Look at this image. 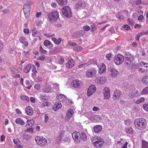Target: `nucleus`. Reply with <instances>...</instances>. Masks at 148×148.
Instances as JSON below:
<instances>
[{
	"label": "nucleus",
	"instance_id": "f257e3e1",
	"mask_svg": "<svg viewBox=\"0 0 148 148\" xmlns=\"http://www.w3.org/2000/svg\"><path fill=\"white\" fill-rule=\"evenodd\" d=\"M134 125L137 129L142 130L147 125V121L144 118H140L136 119L134 122Z\"/></svg>",
	"mask_w": 148,
	"mask_h": 148
},
{
	"label": "nucleus",
	"instance_id": "f03ea898",
	"mask_svg": "<svg viewBox=\"0 0 148 148\" xmlns=\"http://www.w3.org/2000/svg\"><path fill=\"white\" fill-rule=\"evenodd\" d=\"M47 16L48 21L50 23H53L57 21L59 17V14L57 11H53L49 13Z\"/></svg>",
	"mask_w": 148,
	"mask_h": 148
},
{
	"label": "nucleus",
	"instance_id": "7ed1b4c3",
	"mask_svg": "<svg viewBox=\"0 0 148 148\" xmlns=\"http://www.w3.org/2000/svg\"><path fill=\"white\" fill-rule=\"evenodd\" d=\"M31 1H28L25 3L24 5L23 10L26 18L29 17L31 10L30 5L32 4Z\"/></svg>",
	"mask_w": 148,
	"mask_h": 148
},
{
	"label": "nucleus",
	"instance_id": "20e7f679",
	"mask_svg": "<svg viewBox=\"0 0 148 148\" xmlns=\"http://www.w3.org/2000/svg\"><path fill=\"white\" fill-rule=\"evenodd\" d=\"M138 69L141 73H145L148 70V63L144 61L140 62L139 64Z\"/></svg>",
	"mask_w": 148,
	"mask_h": 148
},
{
	"label": "nucleus",
	"instance_id": "39448f33",
	"mask_svg": "<svg viewBox=\"0 0 148 148\" xmlns=\"http://www.w3.org/2000/svg\"><path fill=\"white\" fill-rule=\"evenodd\" d=\"M36 143L38 145L42 146L46 145L47 141L45 138L40 136H37L35 138Z\"/></svg>",
	"mask_w": 148,
	"mask_h": 148
},
{
	"label": "nucleus",
	"instance_id": "423d86ee",
	"mask_svg": "<svg viewBox=\"0 0 148 148\" xmlns=\"http://www.w3.org/2000/svg\"><path fill=\"white\" fill-rule=\"evenodd\" d=\"M87 5L86 1L84 0L78 1L75 5V9L77 10L84 8Z\"/></svg>",
	"mask_w": 148,
	"mask_h": 148
},
{
	"label": "nucleus",
	"instance_id": "0eeeda50",
	"mask_svg": "<svg viewBox=\"0 0 148 148\" xmlns=\"http://www.w3.org/2000/svg\"><path fill=\"white\" fill-rule=\"evenodd\" d=\"M62 13L67 18H70L72 16V13L70 8L69 7H64L62 9Z\"/></svg>",
	"mask_w": 148,
	"mask_h": 148
},
{
	"label": "nucleus",
	"instance_id": "6e6552de",
	"mask_svg": "<svg viewBox=\"0 0 148 148\" xmlns=\"http://www.w3.org/2000/svg\"><path fill=\"white\" fill-rule=\"evenodd\" d=\"M124 60L123 55L121 54L116 55L114 59V62L116 65H119L122 64Z\"/></svg>",
	"mask_w": 148,
	"mask_h": 148
},
{
	"label": "nucleus",
	"instance_id": "1a4fd4ad",
	"mask_svg": "<svg viewBox=\"0 0 148 148\" xmlns=\"http://www.w3.org/2000/svg\"><path fill=\"white\" fill-rule=\"evenodd\" d=\"M88 114L89 115L86 116L88 118L93 122H96L100 120V117L98 115H92V113L89 112Z\"/></svg>",
	"mask_w": 148,
	"mask_h": 148
},
{
	"label": "nucleus",
	"instance_id": "9d476101",
	"mask_svg": "<svg viewBox=\"0 0 148 148\" xmlns=\"http://www.w3.org/2000/svg\"><path fill=\"white\" fill-rule=\"evenodd\" d=\"M97 73V71L95 69H90L86 72L85 75L88 77L92 78L96 75Z\"/></svg>",
	"mask_w": 148,
	"mask_h": 148
},
{
	"label": "nucleus",
	"instance_id": "9b49d317",
	"mask_svg": "<svg viewBox=\"0 0 148 148\" xmlns=\"http://www.w3.org/2000/svg\"><path fill=\"white\" fill-rule=\"evenodd\" d=\"M72 137L75 142L77 143H79L80 134L78 132H73L72 135Z\"/></svg>",
	"mask_w": 148,
	"mask_h": 148
},
{
	"label": "nucleus",
	"instance_id": "f8f14e48",
	"mask_svg": "<svg viewBox=\"0 0 148 148\" xmlns=\"http://www.w3.org/2000/svg\"><path fill=\"white\" fill-rule=\"evenodd\" d=\"M82 82L79 80H74L71 83L72 86L75 88H80L82 86Z\"/></svg>",
	"mask_w": 148,
	"mask_h": 148
},
{
	"label": "nucleus",
	"instance_id": "ddd939ff",
	"mask_svg": "<svg viewBox=\"0 0 148 148\" xmlns=\"http://www.w3.org/2000/svg\"><path fill=\"white\" fill-rule=\"evenodd\" d=\"M126 59L125 60L126 64H130L134 59V56L130 53H127L125 56Z\"/></svg>",
	"mask_w": 148,
	"mask_h": 148
},
{
	"label": "nucleus",
	"instance_id": "4468645a",
	"mask_svg": "<svg viewBox=\"0 0 148 148\" xmlns=\"http://www.w3.org/2000/svg\"><path fill=\"white\" fill-rule=\"evenodd\" d=\"M104 98L105 99H108L110 96V90L107 87H105L103 89Z\"/></svg>",
	"mask_w": 148,
	"mask_h": 148
},
{
	"label": "nucleus",
	"instance_id": "2eb2a0df",
	"mask_svg": "<svg viewBox=\"0 0 148 148\" xmlns=\"http://www.w3.org/2000/svg\"><path fill=\"white\" fill-rule=\"evenodd\" d=\"M106 81V77L104 76L98 77L96 78L95 82L98 84H103Z\"/></svg>",
	"mask_w": 148,
	"mask_h": 148
},
{
	"label": "nucleus",
	"instance_id": "dca6fc26",
	"mask_svg": "<svg viewBox=\"0 0 148 148\" xmlns=\"http://www.w3.org/2000/svg\"><path fill=\"white\" fill-rule=\"evenodd\" d=\"M119 73V71L115 68H111L110 69L109 74L112 78H115L117 77Z\"/></svg>",
	"mask_w": 148,
	"mask_h": 148
},
{
	"label": "nucleus",
	"instance_id": "f3484780",
	"mask_svg": "<svg viewBox=\"0 0 148 148\" xmlns=\"http://www.w3.org/2000/svg\"><path fill=\"white\" fill-rule=\"evenodd\" d=\"M74 113L73 110L70 109L67 112L66 116L65 118V121L66 122H68L70 120L72 116Z\"/></svg>",
	"mask_w": 148,
	"mask_h": 148
},
{
	"label": "nucleus",
	"instance_id": "a211bd4d",
	"mask_svg": "<svg viewBox=\"0 0 148 148\" xmlns=\"http://www.w3.org/2000/svg\"><path fill=\"white\" fill-rule=\"evenodd\" d=\"M96 87L95 85H91L89 87L88 89L87 95L90 96L92 95L96 90Z\"/></svg>",
	"mask_w": 148,
	"mask_h": 148
},
{
	"label": "nucleus",
	"instance_id": "6ab92c4d",
	"mask_svg": "<svg viewBox=\"0 0 148 148\" xmlns=\"http://www.w3.org/2000/svg\"><path fill=\"white\" fill-rule=\"evenodd\" d=\"M75 64V62L74 60L71 59L69 60L66 64V67L68 69H70L74 66Z\"/></svg>",
	"mask_w": 148,
	"mask_h": 148
},
{
	"label": "nucleus",
	"instance_id": "aec40b11",
	"mask_svg": "<svg viewBox=\"0 0 148 148\" xmlns=\"http://www.w3.org/2000/svg\"><path fill=\"white\" fill-rule=\"evenodd\" d=\"M56 98L58 101L60 102H64L66 99V97L63 94H59L57 95Z\"/></svg>",
	"mask_w": 148,
	"mask_h": 148
},
{
	"label": "nucleus",
	"instance_id": "412c9836",
	"mask_svg": "<svg viewBox=\"0 0 148 148\" xmlns=\"http://www.w3.org/2000/svg\"><path fill=\"white\" fill-rule=\"evenodd\" d=\"M106 70V67L105 65L103 64H101L99 67V73L101 74L104 73Z\"/></svg>",
	"mask_w": 148,
	"mask_h": 148
},
{
	"label": "nucleus",
	"instance_id": "4be33fe9",
	"mask_svg": "<svg viewBox=\"0 0 148 148\" xmlns=\"http://www.w3.org/2000/svg\"><path fill=\"white\" fill-rule=\"evenodd\" d=\"M62 105L61 103L60 102H56L52 107L53 110L55 111H56L60 109L62 107Z\"/></svg>",
	"mask_w": 148,
	"mask_h": 148
},
{
	"label": "nucleus",
	"instance_id": "5701e85b",
	"mask_svg": "<svg viewBox=\"0 0 148 148\" xmlns=\"http://www.w3.org/2000/svg\"><path fill=\"white\" fill-rule=\"evenodd\" d=\"M25 112L29 116L32 115L33 113V110L32 108L29 106L26 108Z\"/></svg>",
	"mask_w": 148,
	"mask_h": 148
},
{
	"label": "nucleus",
	"instance_id": "b1692460",
	"mask_svg": "<svg viewBox=\"0 0 148 148\" xmlns=\"http://www.w3.org/2000/svg\"><path fill=\"white\" fill-rule=\"evenodd\" d=\"M103 144V141L102 139H101L99 140L98 142L95 143H93V145L98 148H101Z\"/></svg>",
	"mask_w": 148,
	"mask_h": 148
},
{
	"label": "nucleus",
	"instance_id": "393cba45",
	"mask_svg": "<svg viewBox=\"0 0 148 148\" xmlns=\"http://www.w3.org/2000/svg\"><path fill=\"white\" fill-rule=\"evenodd\" d=\"M128 11L127 10H125L120 13H118L116 16V17L120 20L123 19L124 17L123 14H125V13H127Z\"/></svg>",
	"mask_w": 148,
	"mask_h": 148
},
{
	"label": "nucleus",
	"instance_id": "a878e982",
	"mask_svg": "<svg viewBox=\"0 0 148 148\" xmlns=\"http://www.w3.org/2000/svg\"><path fill=\"white\" fill-rule=\"evenodd\" d=\"M19 40L20 42L24 44L25 47H27L28 46V43L26 41V38L24 36H21L20 37Z\"/></svg>",
	"mask_w": 148,
	"mask_h": 148
},
{
	"label": "nucleus",
	"instance_id": "bb28decb",
	"mask_svg": "<svg viewBox=\"0 0 148 148\" xmlns=\"http://www.w3.org/2000/svg\"><path fill=\"white\" fill-rule=\"evenodd\" d=\"M51 90L50 86L47 84L45 85V86L42 89L43 92L46 93L50 92Z\"/></svg>",
	"mask_w": 148,
	"mask_h": 148
},
{
	"label": "nucleus",
	"instance_id": "cd10ccee",
	"mask_svg": "<svg viewBox=\"0 0 148 148\" xmlns=\"http://www.w3.org/2000/svg\"><path fill=\"white\" fill-rule=\"evenodd\" d=\"M21 137L22 139L28 141L31 138V136L26 133H25L22 135Z\"/></svg>",
	"mask_w": 148,
	"mask_h": 148
},
{
	"label": "nucleus",
	"instance_id": "c85d7f7f",
	"mask_svg": "<svg viewBox=\"0 0 148 148\" xmlns=\"http://www.w3.org/2000/svg\"><path fill=\"white\" fill-rule=\"evenodd\" d=\"M121 93L119 90H116L114 91V96L115 97L114 99L115 100L119 99Z\"/></svg>",
	"mask_w": 148,
	"mask_h": 148
},
{
	"label": "nucleus",
	"instance_id": "c756f323",
	"mask_svg": "<svg viewBox=\"0 0 148 148\" xmlns=\"http://www.w3.org/2000/svg\"><path fill=\"white\" fill-rule=\"evenodd\" d=\"M15 122L17 124L20 125H23L25 124V122L21 118H18L16 119Z\"/></svg>",
	"mask_w": 148,
	"mask_h": 148
},
{
	"label": "nucleus",
	"instance_id": "7c9ffc66",
	"mask_svg": "<svg viewBox=\"0 0 148 148\" xmlns=\"http://www.w3.org/2000/svg\"><path fill=\"white\" fill-rule=\"evenodd\" d=\"M94 130L95 133H98L102 130V127L99 125H97L95 126Z\"/></svg>",
	"mask_w": 148,
	"mask_h": 148
},
{
	"label": "nucleus",
	"instance_id": "2f4dec72",
	"mask_svg": "<svg viewBox=\"0 0 148 148\" xmlns=\"http://www.w3.org/2000/svg\"><path fill=\"white\" fill-rule=\"evenodd\" d=\"M34 121L33 119L27 120L26 123V126L27 127L31 126L34 124Z\"/></svg>",
	"mask_w": 148,
	"mask_h": 148
},
{
	"label": "nucleus",
	"instance_id": "473e14b6",
	"mask_svg": "<svg viewBox=\"0 0 148 148\" xmlns=\"http://www.w3.org/2000/svg\"><path fill=\"white\" fill-rule=\"evenodd\" d=\"M56 1L60 5H65L67 3V0H56Z\"/></svg>",
	"mask_w": 148,
	"mask_h": 148
},
{
	"label": "nucleus",
	"instance_id": "72a5a7b5",
	"mask_svg": "<svg viewBox=\"0 0 148 148\" xmlns=\"http://www.w3.org/2000/svg\"><path fill=\"white\" fill-rule=\"evenodd\" d=\"M101 139L99 137L95 136L93 137L91 139V141L93 143H97L98 141L99 140Z\"/></svg>",
	"mask_w": 148,
	"mask_h": 148
},
{
	"label": "nucleus",
	"instance_id": "f704fd0d",
	"mask_svg": "<svg viewBox=\"0 0 148 148\" xmlns=\"http://www.w3.org/2000/svg\"><path fill=\"white\" fill-rule=\"evenodd\" d=\"M31 64H28L23 69V71L25 73H28L30 71L31 68Z\"/></svg>",
	"mask_w": 148,
	"mask_h": 148
},
{
	"label": "nucleus",
	"instance_id": "c9c22d12",
	"mask_svg": "<svg viewBox=\"0 0 148 148\" xmlns=\"http://www.w3.org/2000/svg\"><path fill=\"white\" fill-rule=\"evenodd\" d=\"M52 40L54 43L56 45L60 44L62 40V38H60L58 39L55 38H52Z\"/></svg>",
	"mask_w": 148,
	"mask_h": 148
},
{
	"label": "nucleus",
	"instance_id": "e433bc0d",
	"mask_svg": "<svg viewBox=\"0 0 148 148\" xmlns=\"http://www.w3.org/2000/svg\"><path fill=\"white\" fill-rule=\"evenodd\" d=\"M40 33L35 29L33 30L32 31V35L33 36H38L40 35Z\"/></svg>",
	"mask_w": 148,
	"mask_h": 148
},
{
	"label": "nucleus",
	"instance_id": "4c0bfd02",
	"mask_svg": "<svg viewBox=\"0 0 148 148\" xmlns=\"http://www.w3.org/2000/svg\"><path fill=\"white\" fill-rule=\"evenodd\" d=\"M125 132L128 134H132L133 132V130L131 127H126L125 129Z\"/></svg>",
	"mask_w": 148,
	"mask_h": 148
},
{
	"label": "nucleus",
	"instance_id": "58836bf2",
	"mask_svg": "<svg viewBox=\"0 0 148 148\" xmlns=\"http://www.w3.org/2000/svg\"><path fill=\"white\" fill-rule=\"evenodd\" d=\"M85 32L83 30L80 32H76L75 33V34L76 35V36L77 37H79L83 36L85 34Z\"/></svg>",
	"mask_w": 148,
	"mask_h": 148
},
{
	"label": "nucleus",
	"instance_id": "ea45409f",
	"mask_svg": "<svg viewBox=\"0 0 148 148\" xmlns=\"http://www.w3.org/2000/svg\"><path fill=\"white\" fill-rule=\"evenodd\" d=\"M142 82L143 84L148 85V78L147 75L143 78Z\"/></svg>",
	"mask_w": 148,
	"mask_h": 148
},
{
	"label": "nucleus",
	"instance_id": "a19ab883",
	"mask_svg": "<svg viewBox=\"0 0 148 148\" xmlns=\"http://www.w3.org/2000/svg\"><path fill=\"white\" fill-rule=\"evenodd\" d=\"M80 137H81L82 139L84 141H86L87 140L86 134L84 132H82L81 133Z\"/></svg>",
	"mask_w": 148,
	"mask_h": 148
},
{
	"label": "nucleus",
	"instance_id": "79ce46f5",
	"mask_svg": "<svg viewBox=\"0 0 148 148\" xmlns=\"http://www.w3.org/2000/svg\"><path fill=\"white\" fill-rule=\"evenodd\" d=\"M48 106V103L47 102H45L42 103H40L39 104V107L42 108Z\"/></svg>",
	"mask_w": 148,
	"mask_h": 148
},
{
	"label": "nucleus",
	"instance_id": "37998d69",
	"mask_svg": "<svg viewBox=\"0 0 148 148\" xmlns=\"http://www.w3.org/2000/svg\"><path fill=\"white\" fill-rule=\"evenodd\" d=\"M142 148H148V143L145 140H143L142 141Z\"/></svg>",
	"mask_w": 148,
	"mask_h": 148
},
{
	"label": "nucleus",
	"instance_id": "c03bdc74",
	"mask_svg": "<svg viewBox=\"0 0 148 148\" xmlns=\"http://www.w3.org/2000/svg\"><path fill=\"white\" fill-rule=\"evenodd\" d=\"M63 134H60L56 138V141L57 143H59L60 142L61 140L62 139V135Z\"/></svg>",
	"mask_w": 148,
	"mask_h": 148
},
{
	"label": "nucleus",
	"instance_id": "a18cd8bd",
	"mask_svg": "<svg viewBox=\"0 0 148 148\" xmlns=\"http://www.w3.org/2000/svg\"><path fill=\"white\" fill-rule=\"evenodd\" d=\"M39 51L41 53L44 54H45L47 53V51L44 49L42 45H40V46Z\"/></svg>",
	"mask_w": 148,
	"mask_h": 148
},
{
	"label": "nucleus",
	"instance_id": "49530a36",
	"mask_svg": "<svg viewBox=\"0 0 148 148\" xmlns=\"http://www.w3.org/2000/svg\"><path fill=\"white\" fill-rule=\"evenodd\" d=\"M145 99V98L143 97H141L138 99L136 101V103L139 104L143 102Z\"/></svg>",
	"mask_w": 148,
	"mask_h": 148
},
{
	"label": "nucleus",
	"instance_id": "de8ad7c7",
	"mask_svg": "<svg viewBox=\"0 0 148 148\" xmlns=\"http://www.w3.org/2000/svg\"><path fill=\"white\" fill-rule=\"evenodd\" d=\"M73 49L74 51L76 52L80 51L82 50V47L80 46H78L74 47Z\"/></svg>",
	"mask_w": 148,
	"mask_h": 148
},
{
	"label": "nucleus",
	"instance_id": "09e8293b",
	"mask_svg": "<svg viewBox=\"0 0 148 148\" xmlns=\"http://www.w3.org/2000/svg\"><path fill=\"white\" fill-rule=\"evenodd\" d=\"M132 123L131 120L130 119H127L124 121V124L127 126L130 125Z\"/></svg>",
	"mask_w": 148,
	"mask_h": 148
},
{
	"label": "nucleus",
	"instance_id": "8fccbe9b",
	"mask_svg": "<svg viewBox=\"0 0 148 148\" xmlns=\"http://www.w3.org/2000/svg\"><path fill=\"white\" fill-rule=\"evenodd\" d=\"M11 70L12 73L14 75L19 73L18 70L14 68H11Z\"/></svg>",
	"mask_w": 148,
	"mask_h": 148
},
{
	"label": "nucleus",
	"instance_id": "3c124183",
	"mask_svg": "<svg viewBox=\"0 0 148 148\" xmlns=\"http://www.w3.org/2000/svg\"><path fill=\"white\" fill-rule=\"evenodd\" d=\"M148 93V86L143 90L141 92V94L144 95Z\"/></svg>",
	"mask_w": 148,
	"mask_h": 148
},
{
	"label": "nucleus",
	"instance_id": "603ef678",
	"mask_svg": "<svg viewBox=\"0 0 148 148\" xmlns=\"http://www.w3.org/2000/svg\"><path fill=\"white\" fill-rule=\"evenodd\" d=\"M43 44L45 46L47 47L50 45L51 44V42L49 41L46 40L44 41Z\"/></svg>",
	"mask_w": 148,
	"mask_h": 148
},
{
	"label": "nucleus",
	"instance_id": "864d4df0",
	"mask_svg": "<svg viewBox=\"0 0 148 148\" xmlns=\"http://www.w3.org/2000/svg\"><path fill=\"white\" fill-rule=\"evenodd\" d=\"M21 98L23 100H25L27 101L29 100V98L28 97L25 95H22L21 96Z\"/></svg>",
	"mask_w": 148,
	"mask_h": 148
},
{
	"label": "nucleus",
	"instance_id": "5fc2aeb1",
	"mask_svg": "<svg viewBox=\"0 0 148 148\" xmlns=\"http://www.w3.org/2000/svg\"><path fill=\"white\" fill-rule=\"evenodd\" d=\"M40 97L42 99L44 100H45L47 99L46 95L45 94H41L40 95Z\"/></svg>",
	"mask_w": 148,
	"mask_h": 148
},
{
	"label": "nucleus",
	"instance_id": "6e6d98bb",
	"mask_svg": "<svg viewBox=\"0 0 148 148\" xmlns=\"http://www.w3.org/2000/svg\"><path fill=\"white\" fill-rule=\"evenodd\" d=\"M106 57L108 60H110L112 58L111 53H110L107 54L106 56Z\"/></svg>",
	"mask_w": 148,
	"mask_h": 148
},
{
	"label": "nucleus",
	"instance_id": "4d7b16f0",
	"mask_svg": "<svg viewBox=\"0 0 148 148\" xmlns=\"http://www.w3.org/2000/svg\"><path fill=\"white\" fill-rule=\"evenodd\" d=\"M64 58L63 57L59 59L58 60V63L59 64H62L64 62Z\"/></svg>",
	"mask_w": 148,
	"mask_h": 148
},
{
	"label": "nucleus",
	"instance_id": "13d9d810",
	"mask_svg": "<svg viewBox=\"0 0 148 148\" xmlns=\"http://www.w3.org/2000/svg\"><path fill=\"white\" fill-rule=\"evenodd\" d=\"M89 64H87V63H85L84 64H82L78 66L79 68H84L87 66Z\"/></svg>",
	"mask_w": 148,
	"mask_h": 148
},
{
	"label": "nucleus",
	"instance_id": "bf43d9fd",
	"mask_svg": "<svg viewBox=\"0 0 148 148\" xmlns=\"http://www.w3.org/2000/svg\"><path fill=\"white\" fill-rule=\"evenodd\" d=\"M44 121L45 123H47L48 122L49 119V117L48 115L47 114H44Z\"/></svg>",
	"mask_w": 148,
	"mask_h": 148
},
{
	"label": "nucleus",
	"instance_id": "052dcab7",
	"mask_svg": "<svg viewBox=\"0 0 148 148\" xmlns=\"http://www.w3.org/2000/svg\"><path fill=\"white\" fill-rule=\"evenodd\" d=\"M142 36L148 34V30H146L145 31H143L140 33Z\"/></svg>",
	"mask_w": 148,
	"mask_h": 148
},
{
	"label": "nucleus",
	"instance_id": "680f3d73",
	"mask_svg": "<svg viewBox=\"0 0 148 148\" xmlns=\"http://www.w3.org/2000/svg\"><path fill=\"white\" fill-rule=\"evenodd\" d=\"M90 26L91 27V31H94L95 30L97 29L96 27L95 26V25L94 24H91L90 25Z\"/></svg>",
	"mask_w": 148,
	"mask_h": 148
},
{
	"label": "nucleus",
	"instance_id": "e2e57ef3",
	"mask_svg": "<svg viewBox=\"0 0 148 148\" xmlns=\"http://www.w3.org/2000/svg\"><path fill=\"white\" fill-rule=\"evenodd\" d=\"M143 107L145 110L148 112V103L144 104Z\"/></svg>",
	"mask_w": 148,
	"mask_h": 148
},
{
	"label": "nucleus",
	"instance_id": "0e129e2a",
	"mask_svg": "<svg viewBox=\"0 0 148 148\" xmlns=\"http://www.w3.org/2000/svg\"><path fill=\"white\" fill-rule=\"evenodd\" d=\"M13 142L16 145H19L20 143V141L18 139H13Z\"/></svg>",
	"mask_w": 148,
	"mask_h": 148
},
{
	"label": "nucleus",
	"instance_id": "69168bd1",
	"mask_svg": "<svg viewBox=\"0 0 148 148\" xmlns=\"http://www.w3.org/2000/svg\"><path fill=\"white\" fill-rule=\"evenodd\" d=\"M68 44L69 45L73 46H76L77 45V44L76 42H72V41H69Z\"/></svg>",
	"mask_w": 148,
	"mask_h": 148
},
{
	"label": "nucleus",
	"instance_id": "338daca9",
	"mask_svg": "<svg viewBox=\"0 0 148 148\" xmlns=\"http://www.w3.org/2000/svg\"><path fill=\"white\" fill-rule=\"evenodd\" d=\"M26 131L30 134H32L33 132V129L32 127L28 128L26 130Z\"/></svg>",
	"mask_w": 148,
	"mask_h": 148
},
{
	"label": "nucleus",
	"instance_id": "774afa93",
	"mask_svg": "<svg viewBox=\"0 0 148 148\" xmlns=\"http://www.w3.org/2000/svg\"><path fill=\"white\" fill-rule=\"evenodd\" d=\"M83 29L84 30L86 31H87L90 30V28L89 26L86 25L85 26L83 27Z\"/></svg>",
	"mask_w": 148,
	"mask_h": 148
}]
</instances>
